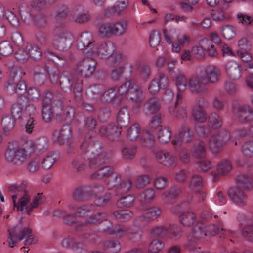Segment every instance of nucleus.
I'll return each instance as SVG.
<instances>
[{"label": "nucleus", "instance_id": "nucleus-1", "mask_svg": "<svg viewBox=\"0 0 253 253\" xmlns=\"http://www.w3.org/2000/svg\"><path fill=\"white\" fill-rule=\"evenodd\" d=\"M96 65L97 62L93 56L85 55V57L77 64L76 73H69L68 71H64L63 73L62 80L60 81V84L62 85L67 82L69 88L74 87L73 92L76 100H81L82 91V81L79 79L77 74L85 77H89L93 75L96 69Z\"/></svg>", "mask_w": 253, "mask_h": 253}, {"label": "nucleus", "instance_id": "nucleus-2", "mask_svg": "<svg viewBox=\"0 0 253 253\" xmlns=\"http://www.w3.org/2000/svg\"><path fill=\"white\" fill-rule=\"evenodd\" d=\"M30 187L25 182L19 184H13L9 187V191L14 194L11 196L15 208L22 214L31 215V212L43 202L42 193L31 196Z\"/></svg>", "mask_w": 253, "mask_h": 253}, {"label": "nucleus", "instance_id": "nucleus-3", "mask_svg": "<svg viewBox=\"0 0 253 253\" xmlns=\"http://www.w3.org/2000/svg\"><path fill=\"white\" fill-rule=\"evenodd\" d=\"M101 144L98 142L84 141L81 145V152L83 156H77L71 162L72 168L77 172L82 171L85 168V160L89 161L90 169H97L101 164L106 162L105 155L101 153Z\"/></svg>", "mask_w": 253, "mask_h": 253}, {"label": "nucleus", "instance_id": "nucleus-4", "mask_svg": "<svg viewBox=\"0 0 253 253\" xmlns=\"http://www.w3.org/2000/svg\"><path fill=\"white\" fill-rule=\"evenodd\" d=\"M124 98L138 103L144 98L142 88L131 81L123 84L119 87H113L105 92L101 96L103 102L113 101L114 104H119Z\"/></svg>", "mask_w": 253, "mask_h": 253}, {"label": "nucleus", "instance_id": "nucleus-5", "mask_svg": "<svg viewBox=\"0 0 253 253\" xmlns=\"http://www.w3.org/2000/svg\"><path fill=\"white\" fill-rule=\"evenodd\" d=\"M208 233L214 235L219 234L220 238H225L228 234H234L231 230L226 231L221 222L218 225L207 226L205 223L198 222L193 226L191 231L187 235V240L184 244L185 249L194 251L197 247V242L203 239Z\"/></svg>", "mask_w": 253, "mask_h": 253}, {"label": "nucleus", "instance_id": "nucleus-6", "mask_svg": "<svg viewBox=\"0 0 253 253\" xmlns=\"http://www.w3.org/2000/svg\"><path fill=\"white\" fill-rule=\"evenodd\" d=\"M47 147V140L44 138L40 139L36 143H30L26 148H8L5 153V159L14 164L19 165L36 149L43 150Z\"/></svg>", "mask_w": 253, "mask_h": 253}, {"label": "nucleus", "instance_id": "nucleus-7", "mask_svg": "<svg viewBox=\"0 0 253 253\" xmlns=\"http://www.w3.org/2000/svg\"><path fill=\"white\" fill-rule=\"evenodd\" d=\"M9 246L13 247L16 242L20 241L24 238L26 237L25 241V245L28 246L35 244L38 242V239L33 235H30L31 229L28 227L22 228L20 225H17L10 230H8Z\"/></svg>", "mask_w": 253, "mask_h": 253}, {"label": "nucleus", "instance_id": "nucleus-8", "mask_svg": "<svg viewBox=\"0 0 253 253\" xmlns=\"http://www.w3.org/2000/svg\"><path fill=\"white\" fill-rule=\"evenodd\" d=\"M182 233L183 231L180 227L176 225H169L153 227L151 231V236L177 240L181 238Z\"/></svg>", "mask_w": 253, "mask_h": 253}, {"label": "nucleus", "instance_id": "nucleus-9", "mask_svg": "<svg viewBox=\"0 0 253 253\" xmlns=\"http://www.w3.org/2000/svg\"><path fill=\"white\" fill-rule=\"evenodd\" d=\"M54 39L53 46L57 49L65 51L68 49L71 44L72 34L63 26H57L53 31Z\"/></svg>", "mask_w": 253, "mask_h": 253}, {"label": "nucleus", "instance_id": "nucleus-10", "mask_svg": "<svg viewBox=\"0 0 253 253\" xmlns=\"http://www.w3.org/2000/svg\"><path fill=\"white\" fill-rule=\"evenodd\" d=\"M230 138L229 132L225 129L218 131L210 136L208 146L213 154L219 153L225 146Z\"/></svg>", "mask_w": 253, "mask_h": 253}, {"label": "nucleus", "instance_id": "nucleus-11", "mask_svg": "<svg viewBox=\"0 0 253 253\" xmlns=\"http://www.w3.org/2000/svg\"><path fill=\"white\" fill-rule=\"evenodd\" d=\"M189 204V201H183L176 205L173 206L171 208L172 213L179 215V220L180 223L185 227L191 226L196 220V216L194 212L182 211V210L188 207Z\"/></svg>", "mask_w": 253, "mask_h": 253}, {"label": "nucleus", "instance_id": "nucleus-12", "mask_svg": "<svg viewBox=\"0 0 253 253\" xmlns=\"http://www.w3.org/2000/svg\"><path fill=\"white\" fill-rule=\"evenodd\" d=\"M20 16L26 23L33 22L38 27H45L47 23V16L43 13H39L33 16V14L30 12V7L27 5H23L19 9Z\"/></svg>", "mask_w": 253, "mask_h": 253}, {"label": "nucleus", "instance_id": "nucleus-13", "mask_svg": "<svg viewBox=\"0 0 253 253\" xmlns=\"http://www.w3.org/2000/svg\"><path fill=\"white\" fill-rule=\"evenodd\" d=\"M11 111L12 116L14 119H23L33 114L35 108L33 105L27 104L24 100L20 99L12 105Z\"/></svg>", "mask_w": 253, "mask_h": 253}, {"label": "nucleus", "instance_id": "nucleus-14", "mask_svg": "<svg viewBox=\"0 0 253 253\" xmlns=\"http://www.w3.org/2000/svg\"><path fill=\"white\" fill-rule=\"evenodd\" d=\"M193 137V132L190 127L187 125L182 124L179 126L178 132L174 135L171 143L174 149L177 150L183 142H189Z\"/></svg>", "mask_w": 253, "mask_h": 253}, {"label": "nucleus", "instance_id": "nucleus-15", "mask_svg": "<svg viewBox=\"0 0 253 253\" xmlns=\"http://www.w3.org/2000/svg\"><path fill=\"white\" fill-rule=\"evenodd\" d=\"M96 43L91 33L84 32L81 34L77 40V47L80 50H84V55H90Z\"/></svg>", "mask_w": 253, "mask_h": 253}, {"label": "nucleus", "instance_id": "nucleus-16", "mask_svg": "<svg viewBox=\"0 0 253 253\" xmlns=\"http://www.w3.org/2000/svg\"><path fill=\"white\" fill-rule=\"evenodd\" d=\"M22 72L20 69L13 68L11 71V76L12 80L8 81L6 85L7 88L10 87L11 89L18 95L23 94L26 90V86L24 81H20L15 84L14 80L16 78L18 81L21 77Z\"/></svg>", "mask_w": 253, "mask_h": 253}, {"label": "nucleus", "instance_id": "nucleus-17", "mask_svg": "<svg viewBox=\"0 0 253 253\" xmlns=\"http://www.w3.org/2000/svg\"><path fill=\"white\" fill-rule=\"evenodd\" d=\"M114 50L115 46L110 42L101 43L96 42L90 55L94 58L97 56L102 58H107L112 55Z\"/></svg>", "mask_w": 253, "mask_h": 253}, {"label": "nucleus", "instance_id": "nucleus-18", "mask_svg": "<svg viewBox=\"0 0 253 253\" xmlns=\"http://www.w3.org/2000/svg\"><path fill=\"white\" fill-rule=\"evenodd\" d=\"M221 76V71L219 68L214 65H209L203 70V75L201 76L202 79L205 81V84H216Z\"/></svg>", "mask_w": 253, "mask_h": 253}, {"label": "nucleus", "instance_id": "nucleus-19", "mask_svg": "<svg viewBox=\"0 0 253 253\" xmlns=\"http://www.w3.org/2000/svg\"><path fill=\"white\" fill-rule=\"evenodd\" d=\"M230 199L237 206L243 207L247 205L249 198L242 189L239 187H231L228 191Z\"/></svg>", "mask_w": 253, "mask_h": 253}, {"label": "nucleus", "instance_id": "nucleus-20", "mask_svg": "<svg viewBox=\"0 0 253 253\" xmlns=\"http://www.w3.org/2000/svg\"><path fill=\"white\" fill-rule=\"evenodd\" d=\"M175 85L177 87L178 92L175 101L176 107L182 102L183 94L188 85V81L185 74L179 71L174 76Z\"/></svg>", "mask_w": 253, "mask_h": 253}, {"label": "nucleus", "instance_id": "nucleus-21", "mask_svg": "<svg viewBox=\"0 0 253 253\" xmlns=\"http://www.w3.org/2000/svg\"><path fill=\"white\" fill-rule=\"evenodd\" d=\"M131 73L133 69L136 70V76L141 80L147 81L151 73V66L147 64L142 63L139 60H136L133 64L130 65Z\"/></svg>", "mask_w": 253, "mask_h": 253}, {"label": "nucleus", "instance_id": "nucleus-22", "mask_svg": "<svg viewBox=\"0 0 253 253\" xmlns=\"http://www.w3.org/2000/svg\"><path fill=\"white\" fill-rule=\"evenodd\" d=\"M158 162L166 167H175L177 166V158L168 151H158L155 153Z\"/></svg>", "mask_w": 253, "mask_h": 253}, {"label": "nucleus", "instance_id": "nucleus-23", "mask_svg": "<svg viewBox=\"0 0 253 253\" xmlns=\"http://www.w3.org/2000/svg\"><path fill=\"white\" fill-rule=\"evenodd\" d=\"M205 81L202 79V77L194 76L188 80V88L189 91L193 94H202L207 91L204 87L206 84Z\"/></svg>", "mask_w": 253, "mask_h": 253}, {"label": "nucleus", "instance_id": "nucleus-24", "mask_svg": "<svg viewBox=\"0 0 253 253\" xmlns=\"http://www.w3.org/2000/svg\"><path fill=\"white\" fill-rule=\"evenodd\" d=\"M129 4L128 0H117L114 5L104 10V15L108 17L122 15Z\"/></svg>", "mask_w": 253, "mask_h": 253}, {"label": "nucleus", "instance_id": "nucleus-25", "mask_svg": "<svg viewBox=\"0 0 253 253\" xmlns=\"http://www.w3.org/2000/svg\"><path fill=\"white\" fill-rule=\"evenodd\" d=\"M236 116L238 121L240 123L253 122V110L249 105H240L238 108Z\"/></svg>", "mask_w": 253, "mask_h": 253}, {"label": "nucleus", "instance_id": "nucleus-26", "mask_svg": "<svg viewBox=\"0 0 253 253\" xmlns=\"http://www.w3.org/2000/svg\"><path fill=\"white\" fill-rule=\"evenodd\" d=\"M101 153L105 156V158L106 159V162L101 164L97 168H99L98 169L91 175L90 178L93 180L109 177L111 174H113L114 169L113 167L110 166H101L103 164L107 163L109 158L108 154L102 152V148L101 149Z\"/></svg>", "mask_w": 253, "mask_h": 253}, {"label": "nucleus", "instance_id": "nucleus-27", "mask_svg": "<svg viewBox=\"0 0 253 253\" xmlns=\"http://www.w3.org/2000/svg\"><path fill=\"white\" fill-rule=\"evenodd\" d=\"M62 110L61 103H59V105L42 104V118L46 122H50L54 114L56 116L60 115Z\"/></svg>", "mask_w": 253, "mask_h": 253}, {"label": "nucleus", "instance_id": "nucleus-28", "mask_svg": "<svg viewBox=\"0 0 253 253\" xmlns=\"http://www.w3.org/2000/svg\"><path fill=\"white\" fill-rule=\"evenodd\" d=\"M71 127L68 125H64L60 130H55L53 133V139L60 144H64L67 141L71 135Z\"/></svg>", "mask_w": 253, "mask_h": 253}, {"label": "nucleus", "instance_id": "nucleus-29", "mask_svg": "<svg viewBox=\"0 0 253 253\" xmlns=\"http://www.w3.org/2000/svg\"><path fill=\"white\" fill-rule=\"evenodd\" d=\"M161 213V211L159 208L152 206L148 208L143 215L136 218L135 221L144 220L147 222L153 221L157 219Z\"/></svg>", "mask_w": 253, "mask_h": 253}, {"label": "nucleus", "instance_id": "nucleus-30", "mask_svg": "<svg viewBox=\"0 0 253 253\" xmlns=\"http://www.w3.org/2000/svg\"><path fill=\"white\" fill-rule=\"evenodd\" d=\"M243 65L240 66L237 62L230 61L226 65V71L229 77L233 80L239 79L241 76V72Z\"/></svg>", "mask_w": 253, "mask_h": 253}, {"label": "nucleus", "instance_id": "nucleus-31", "mask_svg": "<svg viewBox=\"0 0 253 253\" xmlns=\"http://www.w3.org/2000/svg\"><path fill=\"white\" fill-rule=\"evenodd\" d=\"M181 188L178 186H173L169 190L162 195L163 200L166 203L172 204V200L177 198L181 193Z\"/></svg>", "mask_w": 253, "mask_h": 253}, {"label": "nucleus", "instance_id": "nucleus-32", "mask_svg": "<svg viewBox=\"0 0 253 253\" xmlns=\"http://www.w3.org/2000/svg\"><path fill=\"white\" fill-rule=\"evenodd\" d=\"M161 108V104L158 99L152 97L147 100L143 105V111L146 114H153L158 112Z\"/></svg>", "mask_w": 253, "mask_h": 253}, {"label": "nucleus", "instance_id": "nucleus-33", "mask_svg": "<svg viewBox=\"0 0 253 253\" xmlns=\"http://www.w3.org/2000/svg\"><path fill=\"white\" fill-rule=\"evenodd\" d=\"M155 198L154 190L153 188H148L140 193L137 199L142 205H145L152 202Z\"/></svg>", "mask_w": 253, "mask_h": 253}, {"label": "nucleus", "instance_id": "nucleus-34", "mask_svg": "<svg viewBox=\"0 0 253 253\" xmlns=\"http://www.w3.org/2000/svg\"><path fill=\"white\" fill-rule=\"evenodd\" d=\"M232 169V163L227 159L221 160L216 165L217 174L221 176L227 174L231 171Z\"/></svg>", "mask_w": 253, "mask_h": 253}, {"label": "nucleus", "instance_id": "nucleus-35", "mask_svg": "<svg viewBox=\"0 0 253 253\" xmlns=\"http://www.w3.org/2000/svg\"><path fill=\"white\" fill-rule=\"evenodd\" d=\"M236 186L241 189L249 190L253 187L251 179L246 175H238L236 179Z\"/></svg>", "mask_w": 253, "mask_h": 253}, {"label": "nucleus", "instance_id": "nucleus-36", "mask_svg": "<svg viewBox=\"0 0 253 253\" xmlns=\"http://www.w3.org/2000/svg\"><path fill=\"white\" fill-rule=\"evenodd\" d=\"M132 182L129 179L121 181L116 186L115 192L116 195H121L126 194L132 188Z\"/></svg>", "mask_w": 253, "mask_h": 253}, {"label": "nucleus", "instance_id": "nucleus-37", "mask_svg": "<svg viewBox=\"0 0 253 253\" xmlns=\"http://www.w3.org/2000/svg\"><path fill=\"white\" fill-rule=\"evenodd\" d=\"M112 214L116 219L121 222L130 220L133 215L132 211L128 209L116 210Z\"/></svg>", "mask_w": 253, "mask_h": 253}, {"label": "nucleus", "instance_id": "nucleus-38", "mask_svg": "<svg viewBox=\"0 0 253 253\" xmlns=\"http://www.w3.org/2000/svg\"><path fill=\"white\" fill-rule=\"evenodd\" d=\"M45 56L50 60L53 61L60 66H64L67 62V59L65 56L60 54H56L50 50H46L44 51Z\"/></svg>", "mask_w": 253, "mask_h": 253}, {"label": "nucleus", "instance_id": "nucleus-39", "mask_svg": "<svg viewBox=\"0 0 253 253\" xmlns=\"http://www.w3.org/2000/svg\"><path fill=\"white\" fill-rule=\"evenodd\" d=\"M222 123L221 116L216 113H211L208 117L207 124L212 130L219 128Z\"/></svg>", "mask_w": 253, "mask_h": 253}, {"label": "nucleus", "instance_id": "nucleus-40", "mask_svg": "<svg viewBox=\"0 0 253 253\" xmlns=\"http://www.w3.org/2000/svg\"><path fill=\"white\" fill-rule=\"evenodd\" d=\"M113 35L121 36L126 32L127 24L125 21H119L111 23Z\"/></svg>", "mask_w": 253, "mask_h": 253}, {"label": "nucleus", "instance_id": "nucleus-41", "mask_svg": "<svg viewBox=\"0 0 253 253\" xmlns=\"http://www.w3.org/2000/svg\"><path fill=\"white\" fill-rule=\"evenodd\" d=\"M75 215L71 214H66L63 217L64 221L67 225L74 226L76 231H80L84 229L83 222L78 221L75 218Z\"/></svg>", "mask_w": 253, "mask_h": 253}, {"label": "nucleus", "instance_id": "nucleus-42", "mask_svg": "<svg viewBox=\"0 0 253 253\" xmlns=\"http://www.w3.org/2000/svg\"><path fill=\"white\" fill-rule=\"evenodd\" d=\"M181 103L179 104L176 107L175 105L174 107L170 108L169 111L171 115L175 116L178 120H185L187 118V107L184 106L178 107L179 105L181 104Z\"/></svg>", "mask_w": 253, "mask_h": 253}, {"label": "nucleus", "instance_id": "nucleus-43", "mask_svg": "<svg viewBox=\"0 0 253 253\" xmlns=\"http://www.w3.org/2000/svg\"><path fill=\"white\" fill-rule=\"evenodd\" d=\"M192 116L196 122H203L207 119L206 113L201 105L194 106L192 110Z\"/></svg>", "mask_w": 253, "mask_h": 253}, {"label": "nucleus", "instance_id": "nucleus-44", "mask_svg": "<svg viewBox=\"0 0 253 253\" xmlns=\"http://www.w3.org/2000/svg\"><path fill=\"white\" fill-rule=\"evenodd\" d=\"M129 113L127 108L124 107L121 108L117 115V122L120 127L126 126L129 122Z\"/></svg>", "mask_w": 253, "mask_h": 253}, {"label": "nucleus", "instance_id": "nucleus-45", "mask_svg": "<svg viewBox=\"0 0 253 253\" xmlns=\"http://www.w3.org/2000/svg\"><path fill=\"white\" fill-rule=\"evenodd\" d=\"M94 208V205L90 204H84L79 206L75 211V215L78 217L84 218L91 212Z\"/></svg>", "mask_w": 253, "mask_h": 253}, {"label": "nucleus", "instance_id": "nucleus-46", "mask_svg": "<svg viewBox=\"0 0 253 253\" xmlns=\"http://www.w3.org/2000/svg\"><path fill=\"white\" fill-rule=\"evenodd\" d=\"M104 250L109 253H119L121 249L120 242L116 240H108L103 243Z\"/></svg>", "mask_w": 253, "mask_h": 253}, {"label": "nucleus", "instance_id": "nucleus-47", "mask_svg": "<svg viewBox=\"0 0 253 253\" xmlns=\"http://www.w3.org/2000/svg\"><path fill=\"white\" fill-rule=\"evenodd\" d=\"M191 153L194 157L202 159L206 155V144L204 141H200L195 144L191 149Z\"/></svg>", "mask_w": 253, "mask_h": 253}, {"label": "nucleus", "instance_id": "nucleus-48", "mask_svg": "<svg viewBox=\"0 0 253 253\" xmlns=\"http://www.w3.org/2000/svg\"><path fill=\"white\" fill-rule=\"evenodd\" d=\"M189 42L190 38L187 35L178 36L176 41L173 42L172 44V51L176 53L179 52L181 48Z\"/></svg>", "mask_w": 253, "mask_h": 253}, {"label": "nucleus", "instance_id": "nucleus-49", "mask_svg": "<svg viewBox=\"0 0 253 253\" xmlns=\"http://www.w3.org/2000/svg\"><path fill=\"white\" fill-rule=\"evenodd\" d=\"M211 16L213 19L217 21H224L230 17L229 12L221 8L213 10Z\"/></svg>", "mask_w": 253, "mask_h": 253}, {"label": "nucleus", "instance_id": "nucleus-50", "mask_svg": "<svg viewBox=\"0 0 253 253\" xmlns=\"http://www.w3.org/2000/svg\"><path fill=\"white\" fill-rule=\"evenodd\" d=\"M239 228L243 237L248 241H253V224L240 223Z\"/></svg>", "mask_w": 253, "mask_h": 253}, {"label": "nucleus", "instance_id": "nucleus-51", "mask_svg": "<svg viewBox=\"0 0 253 253\" xmlns=\"http://www.w3.org/2000/svg\"><path fill=\"white\" fill-rule=\"evenodd\" d=\"M204 181L203 178L199 175H193L190 180L189 188L193 191H198L203 186Z\"/></svg>", "mask_w": 253, "mask_h": 253}, {"label": "nucleus", "instance_id": "nucleus-52", "mask_svg": "<svg viewBox=\"0 0 253 253\" xmlns=\"http://www.w3.org/2000/svg\"><path fill=\"white\" fill-rule=\"evenodd\" d=\"M121 127L111 124L108 126L107 138L112 141L117 140L121 132Z\"/></svg>", "mask_w": 253, "mask_h": 253}, {"label": "nucleus", "instance_id": "nucleus-53", "mask_svg": "<svg viewBox=\"0 0 253 253\" xmlns=\"http://www.w3.org/2000/svg\"><path fill=\"white\" fill-rule=\"evenodd\" d=\"M200 44L202 45L205 50H206L208 55L211 56H215L217 55L216 49L214 45L212 43L211 41L207 39H204L200 41Z\"/></svg>", "mask_w": 253, "mask_h": 253}, {"label": "nucleus", "instance_id": "nucleus-54", "mask_svg": "<svg viewBox=\"0 0 253 253\" xmlns=\"http://www.w3.org/2000/svg\"><path fill=\"white\" fill-rule=\"evenodd\" d=\"M101 215L102 217H108V214L106 212H100L88 216L84 222H83V224H84V229L89 225L99 224V219L97 217Z\"/></svg>", "mask_w": 253, "mask_h": 253}, {"label": "nucleus", "instance_id": "nucleus-55", "mask_svg": "<svg viewBox=\"0 0 253 253\" xmlns=\"http://www.w3.org/2000/svg\"><path fill=\"white\" fill-rule=\"evenodd\" d=\"M140 125L137 123L134 124L128 129L127 137L131 141L136 140L140 134Z\"/></svg>", "mask_w": 253, "mask_h": 253}, {"label": "nucleus", "instance_id": "nucleus-56", "mask_svg": "<svg viewBox=\"0 0 253 253\" xmlns=\"http://www.w3.org/2000/svg\"><path fill=\"white\" fill-rule=\"evenodd\" d=\"M13 117L10 116H5L3 118L1 124L5 134H8L14 128L15 120Z\"/></svg>", "mask_w": 253, "mask_h": 253}, {"label": "nucleus", "instance_id": "nucleus-57", "mask_svg": "<svg viewBox=\"0 0 253 253\" xmlns=\"http://www.w3.org/2000/svg\"><path fill=\"white\" fill-rule=\"evenodd\" d=\"M171 137V132L168 127H161L158 132V138L162 143L169 142Z\"/></svg>", "mask_w": 253, "mask_h": 253}, {"label": "nucleus", "instance_id": "nucleus-58", "mask_svg": "<svg viewBox=\"0 0 253 253\" xmlns=\"http://www.w3.org/2000/svg\"><path fill=\"white\" fill-rule=\"evenodd\" d=\"M141 141L147 147H151L154 142V136L149 131L144 130L140 134Z\"/></svg>", "mask_w": 253, "mask_h": 253}, {"label": "nucleus", "instance_id": "nucleus-59", "mask_svg": "<svg viewBox=\"0 0 253 253\" xmlns=\"http://www.w3.org/2000/svg\"><path fill=\"white\" fill-rule=\"evenodd\" d=\"M106 230L108 231L109 234L114 235L118 237L125 235L127 232L126 228L125 226L120 225H116L111 228H107Z\"/></svg>", "mask_w": 253, "mask_h": 253}, {"label": "nucleus", "instance_id": "nucleus-60", "mask_svg": "<svg viewBox=\"0 0 253 253\" xmlns=\"http://www.w3.org/2000/svg\"><path fill=\"white\" fill-rule=\"evenodd\" d=\"M55 154L53 152L49 153L42 161V168L45 169H49L56 162Z\"/></svg>", "mask_w": 253, "mask_h": 253}, {"label": "nucleus", "instance_id": "nucleus-61", "mask_svg": "<svg viewBox=\"0 0 253 253\" xmlns=\"http://www.w3.org/2000/svg\"><path fill=\"white\" fill-rule=\"evenodd\" d=\"M103 91V86L99 84H94L87 88L86 93L89 97L95 98L99 95Z\"/></svg>", "mask_w": 253, "mask_h": 253}, {"label": "nucleus", "instance_id": "nucleus-62", "mask_svg": "<svg viewBox=\"0 0 253 253\" xmlns=\"http://www.w3.org/2000/svg\"><path fill=\"white\" fill-rule=\"evenodd\" d=\"M112 31L111 22L102 24L99 27L98 33L101 37H109L113 35Z\"/></svg>", "mask_w": 253, "mask_h": 253}, {"label": "nucleus", "instance_id": "nucleus-63", "mask_svg": "<svg viewBox=\"0 0 253 253\" xmlns=\"http://www.w3.org/2000/svg\"><path fill=\"white\" fill-rule=\"evenodd\" d=\"M137 147L136 145H132L128 147H125L122 150L123 157L125 159H132L136 154Z\"/></svg>", "mask_w": 253, "mask_h": 253}, {"label": "nucleus", "instance_id": "nucleus-64", "mask_svg": "<svg viewBox=\"0 0 253 253\" xmlns=\"http://www.w3.org/2000/svg\"><path fill=\"white\" fill-rule=\"evenodd\" d=\"M195 129L197 134L202 137L207 136L212 130L208 124L206 125L203 124L198 125L195 126Z\"/></svg>", "mask_w": 253, "mask_h": 253}]
</instances>
